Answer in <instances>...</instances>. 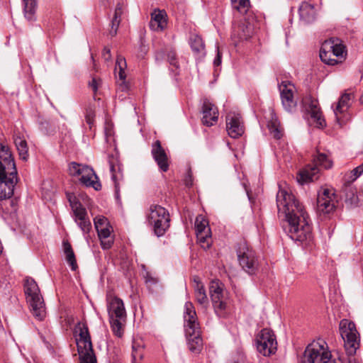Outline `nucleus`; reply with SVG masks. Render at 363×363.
<instances>
[{
    "label": "nucleus",
    "instance_id": "obj_1",
    "mask_svg": "<svg viewBox=\"0 0 363 363\" xmlns=\"http://www.w3.org/2000/svg\"><path fill=\"white\" fill-rule=\"evenodd\" d=\"M277 205L279 216H283L286 221L284 229L288 236L303 246L311 245L313 236L310 219L294 195L285 189H279L277 194Z\"/></svg>",
    "mask_w": 363,
    "mask_h": 363
},
{
    "label": "nucleus",
    "instance_id": "obj_2",
    "mask_svg": "<svg viewBox=\"0 0 363 363\" xmlns=\"http://www.w3.org/2000/svg\"><path fill=\"white\" fill-rule=\"evenodd\" d=\"M340 333L344 341L346 353L349 356L347 363H362L354 357L360 344L359 333L357 330L354 323L347 319H342L340 323Z\"/></svg>",
    "mask_w": 363,
    "mask_h": 363
},
{
    "label": "nucleus",
    "instance_id": "obj_3",
    "mask_svg": "<svg viewBox=\"0 0 363 363\" xmlns=\"http://www.w3.org/2000/svg\"><path fill=\"white\" fill-rule=\"evenodd\" d=\"M80 363H97L87 325L78 323L74 328Z\"/></svg>",
    "mask_w": 363,
    "mask_h": 363
},
{
    "label": "nucleus",
    "instance_id": "obj_4",
    "mask_svg": "<svg viewBox=\"0 0 363 363\" xmlns=\"http://www.w3.org/2000/svg\"><path fill=\"white\" fill-rule=\"evenodd\" d=\"M15 160H0V200L11 197L18 182Z\"/></svg>",
    "mask_w": 363,
    "mask_h": 363
},
{
    "label": "nucleus",
    "instance_id": "obj_5",
    "mask_svg": "<svg viewBox=\"0 0 363 363\" xmlns=\"http://www.w3.org/2000/svg\"><path fill=\"white\" fill-rule=\"evenodd\" d=\"M26 301L33 316L42 320L46 315L45 306L40 289L32 278H27L24 284Z\"/></svg>",
    "mask_w": 363,
    "mask_h": 363
},
{
    "label": "nucleus",
    "instance_id": "obj_6",
    "mask_svg": "<svg viewBox=\"0 0 363 363\" xmlns=\"http://www.w3.org/2000/svg\"><path fill=\"white\" fill-rule=\"evenodd\" d=\"M108 312L113 333L118 337L123 334V325L125 321L126 312L123 301L116 296L108 298Z\"/></svg>",
    "mask_w": 363,
    "mask_h": 363
},
{
    "label": "nucleus",
    "instance_id": "obj_7",
    "mask_svg": "<svg viewBox=\"0 0 363 363\" xmlns=\"http://www.w3.org/2000/svg\"><path fill=\"white\" fill-rule=\"evenodd\" d=\"M302 363H338L333 358L327 343L323 340L308 345L303 354Z\"/></svg>",
    "mask_w": 363,
    "mask_h": 363
},
{
    "label": "nucleus",
    "instance_id": "obj_8",
    "mask_svg": "<svg viewBox=\"0 0 363 363\" xmlns=\"http://www.w3.org/2000/svg\"><path fill=\"white\" fill-rule=\"evenodd\" d=\"M70 176L77 177L82 184L86 187H92L96 191L101 189V184L93 168L90 166L75 161L68 165Z\"/></svg>",
    "mask_w": 363,
    "mask_h": 363
},
{
    "label": "nucleus",
    "instance_id": "obj_9",
    "mask_svg": "<svg viewBox=\"0 0 363 363\" xmlns=\"http://www.w3.org/2000/svg\"><path fill=\"white\" fill-rule=\"evenodd\" d=\"M238 261L242 269L247 274H256L259 269V259L253 248L245 241L238 244L236 249Z\"/></svg>",
    "mask_w": 363,
    "mask_h": 363
},
{
    "label": "nucleus",
    "instance_id": "obj_10",
    "mask_svg": "<svg viewBox=\"0 0 363 363\" xmlns=\"http://www.w3.org/2000/svg\"><path fill=\"white\" fill-rule=\"evenodd\" d=\"M147 220L157 237L162 236L170 225L168 211L160 205L150 206L147 214Z\"/></svg>",
    "mask_w": 363,
    "mask_h": 363
},
{
    "label": "nucleus",
    "instance_id": "obj_11",
    "mask_svg": "<svg viewBox=\"0 0 363 363\" xmlns=\"http://www.w3.org/2000/svg\"><path fill=\"white\" fill-rule=\"evenodd\" d=\"M67 198L72 208L75 223L83 232L84 235H88L91 229V223L86 208L73 194L67 193Z\"/></svg>",
    "mask_w": 363,
    "mask_h": 363
},
{
    "label": "nucleus",
    "instance_id": "obj_12",
    "mask_svg": "<svg viewBox=\"0 0 363 363\" xmlns=\"http://www.w3.org/2000/svg\"><path fill=\"white\" fill-rule=\"evenodd\" d=\"M255 342L257 351L265 357L274 354L277 350L276 336L269 328L261 330L256 336Z\"/></svg>",
    "mask_w": 363,
    "mask_h": 363
},
{
    "label": "nucleus",
    "instance_id": "obj_13",
    "mask_svg": "<svg viewBox=\"0 0 363 363\" xmlns=\"http://www.w3.org/2000/svg\"><path fill=\"white\" fill-rule=\"evenodd\" d=\"M337 199L332 189L322 187L318 192L317 211L320 214H329L336 208Z\"/></svg>",
    "mask_w": 363,
    "mask_h": 363
},
{
    "label": "nucleus",
    "instance_id": "obj_14",
    "mask_svg": "<svg viewBox=\"0 0 363 363\" xmlns=\"http://www.w3.org/2000/svg\"><path fill=\"white\" fill-rule=\"evenodd\" d=\"M281 104L284 110L293 113L296 110L297 101L294 99L295 86L289 81H282L279 85Z\"/></svg>",
    "mask_w": 363,
    "mask_h": 363
},
{
    "label": "nucleus",
    "instance_id": "obj_15",
    "mask_svg": "<svg viewBox=\"0 0 363 363\" xmlns=\"http://www.w3.org/2000/svg\"><path fill=\"white\" fill-rule=\"evenodd\" d=\"M353 96L350 93L343 94L339 99L335 108L333 110L337 125L342 127L350 119L347 111L352 105Z\"/></svg>",
    "mask_w": 363,
    "mask_h": 363
},
{
    "label": "nucleus",
    "instance_id": "obj_16",
    "mask_svg": "<svg viewBox=\"0 0 363 363\" xmlns=\"http://www.w3.org/2000/svg\"><path fill=\"white\" fill-rule=\"evenodd\" d=\"M302 104L304 110L310 114L311 118L315 123V126L318 128H325L326 123L322 116L318 101L311 97H306L303 100Z\"/></svg>",
    "mask_w": 363,
    "mask_h": 363
},
{
    "label": "nucleus",
    "instance_id": "obj_17",
    "mask_svg": "<svg viewBox=\"0 0 363 363\" xmlns=\"http://www.w3.org/2000/svg\"><path fill=\"white\" fill-rule=\"evenodd\" d=\"M226 129L230 137L238 138L245 132L243 121L240 113L230 112L226 116Z\"/></svg>",
    "mask_w": 363,
    "mask_h": 363
},
{
    "label": "nucleus",
    "instance_id": "obj_18",
    "mask_svg": "<svg viewBox=\"0 0 363 363\" xmlns=\"http://www.w3.org/2000/svg\"><path fill=\"white\" fill-rule=\"evenodd\" d=\"M184 320L185 334L194 333L195 331L200 330L196 311L193 303L190 301H187L185 303Z\"/></svg>",
    "mask_w": 363,
    "mask_h": 363
},
{
    "label": "nucleus",
    "instance_id": "obj_19",
    "mask_svg": "<svg viewBox=\"0 0 363 363\" xmlns=\"http://www.w3.org/2000/svg\"><path fill=\"white\" fill-rule=\"evenodd\" d=\"M354 181L347 179L346 177H343L342 180L341 194L345 200L346 203L351 205H355L359 201L357 189L353 184Z\"/></svg>",
    "mask_w": 363,
    "mask_h": 363
},
{
    "label": "nucleus",
    "instance_id": "obj_20",
    "mask_svg": "<svg viewBox=\"0 0 363 363\" xmlns=\"http://www.w3.org/2000/svg\"><path fill=\"white\" fill-rule=\"evenodd\" d=\"M202 114V123L206 126H211L218 121V109L216 106L207 99H204L203 101Z\"/></svg>",
    "mask_w": 363,
    "mask_h": 363
},
{
    "label": "nucleus",
    "instance_id": "obj_21",
    "mask_svg": "<svg viewBox=\"0 0 363 363\" xmlns=\"http://www.w3.org/2000/svg\"><path fill=\"white\" fill-rule=\"evenodd\" d=\"M320 167L317 162L307 164L298 173L296 179L298 183L303 184L306 182H313L318 178Z\"/></svg>",
    "mask_w": 363,
    "mask_h": 363
},
{
    "label": "nucleus",
    "instance_id": "obj_22",
    "mask_svg": "<svg viewBox=\"0 0 363 363\" xmlns=\"http://www.w3.org/2000/svg\"><path fill=\"white\" fill-rule=\"evenodd\" d=\"M298 13L300 20L305 23H313L316 18V11L313 4L302 2L299 6Z\"/></svg>",
    "mask_w": 363,
    "mask_h": 363
},
{
    "label": "nucleus",
    "instance_id": "obj_23",
    "mask_svg": "<svg viewBox=\"0 0 363 363\" xmlns=\"http://www.w3.org/2000/svg\"><path fill=\"white\" fill-rule=\"evenodd\" d=\"M167 15L163 11H155L151 14L150 28L154 31H162L167 26Z\"/></svg>",
    "mask_w": 363,
    "mask_h": 363
},
{
    "label": "nucleus",
    "instance_id": "obj_24",
    "mask_svg": "<svg viewBox=\"0 0 363 363\" xmlns=\"http://www.w3.org/2000/svg\"><path fill=\"white\" fill-rule=\"evenodd\" d=\"M189 350L195 354H199L203 347V340L201 337V330L186 334Z\"/></svg>",
    "mask_w": 363,
    "mask_h": 363
},
{
    "label": "nucleus",
    "instance_id": "obj_25",
    "mask_svg": "<svg viewBox=\"0 0 363 363\" xmlns=\"http://www.w3.org/2000/svg\"><path fill=\"white\" fill-rule=\"evenodd\" d=\"M189 45L196 57L201 58L206 55L204 43L199 35H191L189 38Z\"/></svg>",
    "mask_w": 363,
    "mask_h": 363
},
{
    "label": "nucleus",
    "instance_id": "obj_26",
    "mask_svg": "<svg viewBox=\"0 0 363 363\" xmlns=\"http://www.w3.org/2000/svg\"><path fill=\"white\" fill-rule=\"evenodd\" d=\"M111 227L109 225L106 228L101 229L100 228L99 230H96L103 250L110 249L113 244L114 240L113 238L111 235Z\"/></svg>",
    "mask_w": 363,
    "mask_h": 363
},
{
    "label": "nucleus",
    "instance_id": "obj_27",
    "mask_svg": "<svg viewBox=\"0 0 363 363\" xmlns=\"http://www.w3.org/2000/svg\"><path fill=\"white\" fill-rule=\"evenodd\" d=\"M194 293L195 298L198 303L201 305L203 307H206L208 304V299L206 293V290L204 289L203 284L198 279V278H194Z\"/></svg>",
    "mask_w": 363,
    "mask_h": 363
},
{
    "label": "nucleus",
    "instance_id": "obj_28",
    "mask_svg": "<svg viewBox=\"0 0 363 363\" xmlns=\"http://www.w3.org/2000/svg\"><path fill=\"white\" fill-rule=\"evenodd\" d=\"M331 43L330 42H324L320 49V58L322 62L328 65H335L337 64V60L333 58V55L331 52H330V50L333 46L330 45Z\"/></svg>",
    "mask_w": 363,
    "mask_h": 363
},
{
    "label": "nucleus",
    "instance_id": "obj_29",
    "mask_svg": "<svg viewBox=\"0 0 363 363\" xmlns=\"http://www.w3.org/2000/svg\"><path fill=\"white\" fill-rule=\"evenodd\" d=\"M324 42H330L331 43V49L330 50V52H331L333 57H338L340 60L345 58L346 51L345 49V46L340 42L338 39L330 38L329 40H325Z\"/></svg>",
    "mask_w": 363,
    "mask_h": 363
},
{
    "label": "nucleus",
    "instance_id": "obj_30",
    "mask_svg": "<svg viewBox=\"0 0 363 363\" xmlns=\"http://www.w3.org/2000/svg\"><path fill=\"white\" fill-rule=\"evenodd\" d=\"M63 249L67 262L70 266L71 269L75 271L78 267L77 260L72 247L67 241L63 242Z\"/></svg>",
    "mask_w": 363,
    "mask_h": 363
},
{
    "label": "nucleus",
    "instance_id": "obj_31",
    "mask_svg": "<svg viewBox=\"0 0 363 363\" xmlns=\"http://www.w3.org/2000/svg\"><path fill=\"white\" fill-rule=\"evenodd\" d=\"M24 3V16L29 21L35 20V13L37 6L36 0H23Z\"/></svg>",
    "mask_w": 363,
    "mask_h": 363
},
{
    "label": "nucleus",
    "instance_id": "obj_32",
    "mask_svg": "<svg viewBox=\"0 0 363 363\" xmlns=\"http://www.w3.org/2000/svg\"><path fill=\"white\" fill-rule=\"evenodd\" d=\"M122 14V8L120 4H118L114 12L113 17L111 22V29L109 34L111 36H114L117 33L118 28L119 26Z\"/></svg>",
    "mask_w": 363,
    "mask_h": 363
},
{
    "label": "nucleus",
    "instance_id": "obj_33",
    "mask_svg": "<svg viewBox=\"0 0 363 363\" xmlns=\"http://www.w3.org/2000/svg\"><path fill=\"white\" fill-rule=\"evenodd\" d=\"M14 143L18 152L20 159H27L28 157V145L26 140L21 136L14 137Z\"/></svg>",
    "mask_w": 363,
    "mask_h": 363
},
{
    "label": "nucleus",
    "instance_id": "obj_34",
    "mask_svg": "<svg viewBox=\"0 0 363 363\" xmlns=\"http://www.w3.org/2000/svg\"><path fill=\"white\" fill-rule=\"evenodd\" d=\"M211 298L215 312L218 315H221L226 307V303L223 301V294L221 295H212Z\"/></svg>",
    "mask_w": 363,
    "mask_h": 363
},
{
    "label": "nucleus",
    "instance_id": "obj_35",
    "mask_svg": "<svg viewBox=\"0 0 363 363\" xmlns=\"http://www.w3.org/2000/svg\"><path fill=\"white\" fill-rule=\"evenodd\" d=\"M116 164L113 162V160H109L110 171L111 173V178L115 183V194L117 199H119V189L117 179H118V173L116 172V167H118V174H121V167L118 160H116Z\"/></svg>",
    "mask_w": 363,
    "mask_h": 363
},
{
    "label": "nucleus",
    "instance_id": "obj_36",
    "mask_svg": "<svg viewBox=\"0 0 363 363\" xmlns=\"http://www.w3.org/2000/svg\"><path fill=\"white\" fill-rule=\"evenodd\" d=\"M132 350L133 363H140L144 355L143 346L140 342L133 341Z\"/></svg>",
    "mask_w": 363,
    "mask_h": 363
},
{
    "label": "nucleus",
    "instance_id": "obj_37",
    "mask_svg": "<svg viewBox=\"0 0 363 363\" xmlns=\"http://www.w3.org/2000/svg\"><path fill=\"white\" fill-rule=\"evenodd\" d=\"M127 67L125 59L118 55L116 59V72H118V76L121 80H124L125 79V69Z\"/></svg>",
    "mask_w": 363,
    "mask_h": 363
},
{
    "label": "nucleus",
    "instance_id": "obj_38",
    "mask_svg": "<svg viewBox=\"0 0 363 363\" xmlns=\"http://www.w3.org/2000/svg\"><path fill=\"white\" fill-rule=\"evenodd\" d=\"M196 233H211L208 222L202 216H197L195 220Z\"/></svg>",
    "mask_w": 363,
    "mask_h": 363
},
{
    "label": "nucleus",
    "instance_id": "obj_39",
    "mask_svg": "<svg viewBox=\"0 0 363 363\" xmlns=\"http://www.w3.org/2000/svg\"><path fill=\"white\" fill-rule=\"evenodd\" d=\"M152 154L153 159H168V155L159 140L152 145Z\"/></svg>",
    "mask_w": 363,
    "mask_h": 363
},
{
    "label": "nucleus",
    "instance_id": "obj_40",
    "mask_svg": "<svg viewBox=\"0 0 363 363\" xmlns=\"http://www.w3.org/2000/svg\"><path fill=\"white\" fill-rule=\"evenodd\" d=\"M267 126L270 133L274 138L280 139L281 138L282 131L280 128L279 123L277 119H274V118H272V119L268 122Z\"/></svg>",
    "mask_w": 363,
    "mask_h": 363
},
{
    "label": "nucleus",
    "instance_id": "obj_41",
    "mask_svg": "<svg viewBox=\"0 0 363 363\" xmlns=\"http://www.w3.org/2000/svg\"><path fill=\"white\" fill-rule=\"evenodd\" d=\"M232 6L234 9H236L240 13H245L247 12L249 6V0H230Z\"/></svg>",
    "mask_w": 363,
    "mask_h": 363
},
{
    "label": "nucleus",
    "instance_id": "obj_42",
    "mask_svg": "<svg viewBox=\"0 0 363 363\" xmlns=\"http://www.w3.org/2000/svg\"><path fill=\"white\" fill-rule=\"evenodd\" d=\"M196 238L198 242L204 249H208L211 246V233H197Z\"/></svg>",
    "mask_w": 363,
    "mask_h": 363
},
{
    "label": "nucleus",
    "instance_id": "obj_43",
    "mask_svg": "<svg viewBox=\"0 0 363 363\" xmlns=\"http://www.w3.org/2000/svg\"><path fill=\"white\" fill-rule=\"evenodd\" d=\"M363 174V163L354 168L352 171L347 172L344 176L350 181H355Z\"/></svg>",
    "mask_w": 363,
    "mask_h": 363
},
{
    "label": "nucleus",
    "instance_id": "obj_44",
    "mask_svg": "<svg viewBox=\"0 0 363 363\" xmlns=\"http://www.w3.org/2000/svg\"><path fill=\"white\" fill-rule=\"evenodd\" d=\"M238 32L242 30V33H238V37L240 39H247L252 35L251 26H248L245 23H241L238 26Z\"/></svg>",
    "mask_w": 363,
    "mask_h": 363
},
{
    "label": "nucleus",
    "instance_id": "obj_45",
    "mask_svg": "<svg viewBox=\"0 0 363 363\" xmlns=\"http://www.w3.org/2000/svg\"><path fill=\"white\" fill-rule=\"evenodd\" d=\"M209 293H210V296L221 295L222 294H223L222 284L218 281H211V284L209 286Z\"/></svg>",
    "mask_w": 363,
    "mask_h": 363
},
{
    "label": "nucleus",
    "instance_id": "obj_46",
    "mask_svg": "<svg viewBox=\"0 0 363 363\" xmlns=\"http://www.w3.org/2000/svg\"><path fill=\"white\" fill-rule=\"evenodd\" d=\"M94 227L96 230L109 225L108 220L104 216H97L94 219Z\"/></svg>",
    "mask_w": 363,
    "mask_h": 363
},
{
    "label": "nucleus",
    "instance_id": "obj_47",
    "mask_svg": "<svg viewBox=\"0 0 363 363\" xmlns=\"http://www.w3.org/2000/svg\"><path fill=\"white\" fill-rule=\"evenodd\" d=\"M0 159H13L9 147L0 143Z\"/></svg>",
    "mask_w": 363,
    "mask_h": 363
},
{
    "label": "nucleus",
    "instance_id": "obj_48",
    "mask_svg": "<svg viewBox=\"0 0 363 363\" xmlns=\"http://www.w3.org/2000/svg\"><path fill=\"white\" fill-rule=\"evenodd\" d=\"M167 61L170 65L173 66L176 69L179 68V62L177 57V55L174 50H171L167 53Z\"/></svg>",
    "mask_w": 363,
    "mask_h": 363
},
{
    "label": "nucleus",
    "instance_id": "obj_49",
    "mask_svg": "<svg viewBox=\"0 0 363 363\" xmlns=\"http://www.w3.org/2000/svg\"><path fill=\"white\" fill-rule=\"evenodd\" d=\"M94 117H95V114L92 109L90 108V109L86 110L85 118H86V122L89 125L90 128H91V126L94 124Z\"/></svg>",
    "mask_w": 363,
    "mask_h": 363
},
{
    "label": "nucleus",
    "instance_id": "obj_50",
    "mask_svg": "<svg viewBox=\"0 0 363 363\" xmlns=\"http://www.w3.org/2000/svg\"><path fill=\"white\" fill-rule=\"evenodd\" d=\"M104 133L106 140H108V138L112 136L113 135V124L111 122L108 121L105 123L104 127Z\"/></svg>",
    "mask_w": 363,
    "mask_h": 363
},
{
    "label": "nucleus",
    "instance_id": "obj_51",
    "mask_svg": "<svg viewBox=\"0 0 363 363\" xmlns=\"http://www.w3.org/2000/svg\"><path fill=\"white\" fill-rule=\"evenodd\" d=\"M100 83H101V79H96L95 77H93L91 81L89 83V86H90V88L92 89V91L95 94L96 93V91L98 90Z\"/></svg>",
    "mask_w": 363,
    "mask_h": 363
},
{
    "label": "nucleus",
    "instance_id": "obj_52",
    "mask_svg": "<svg viewBox=\"0 0 363 363\" xmlns=\"http://www.w3.org/2000/svg\"><path fill=\"white\" fill-rule=\"evenodd\" d=\"M156 161L157 162L158 167L162 172L167 171V169L169 168V165L168 160H156Z\"/></svg>",
    "mask_w": 363,
    "mask_h": 363
},
{
    "label": "nucleus",
    "instance_id": "obj_53",
    "mask_svg": "<svg viewBox=\"0 0 363 363\" xmlns=\"http://www.w3.org/2000/svg\"><path fill=\"white\" fill-rule=\"evenodd\" d=\"M216 51H217V54H216V56L213 60V65L215 67H218L219 65H220L221 64V57H222V55L219 50V48L218 47H216Z\"/></svg>",
    "mask_w": 363,
    "mask_h": 363
},
{
    "label": "nucleus",
    "instance_id": "obj_54",
    "mask_svg": "<svg viewBox=\"0 0 363 363\" xmlns=\"http://www.w3.org/2000/svg\"><path fill=\"white\" fill-rule=\"evenodd\" d=\"M184 182H185V185L186 186H188V187L192 186L193 179H192L191 172L190 170L188 172V173L185 177Z\"/></svg>",
    "mask_w": 363,
    "mask_h": 363
},
{
    "label": "nucleus",
    "instance_id": "obj_55",
    "mask_svg": "<svg viewBox=\"0 0 363 363\" xmlns=\"http://www.w3.org/2000/svg\"><path fill=\"white\" fill-rule=\"evenodd\" d=\"M146 283H150L151 284H155L158 282V279L155 277H153L150 275V273H147L145 277Z\"/></svg>",
    "mask_w": 363,
    "mask_h": 363
},
{
    "label": "nucleus",
    "instance_id": "obj_56",
    "mask_svg": "<svg viewBox=\"0 0 363 363\" xmlns=\"http://www.w3.org/2000/svg\"><path fill=\"white\" fill-rule=\"evenodd\" d=\"M104 60L106 62L109 61L111 58V50L108 48H104L102 53Z\"/></svg>",
    "mask_w": 363,
    "mask_h": 363
},
{
    "label": "nucleus",
    "instance_id": "obj_57",
    "mask_svg": "<svg viewBox=\"0 0 363 363\" xmlns=\"http://www.w3.org/2000/svg\"><path fill=\"white\" fill-rule=\"evenodd\" d=\"M113 150H114V152L109 153L108 159H118L119 154L115 145L113 146Z\"/></svg>",
    "mask_w": 363,
    "mask_h": 363
},
{
    "label": "nucleus",
    "instance_id": "obj_58",
    "mask_svg": "<svg viewBox=\"0 0 363 363\" xmlns=\"http://www.w3.org/2000/svg\"><path fill=\"white\" fill-rule=\"evenodd\" d=\"M276 157L277 158H281V157L287 158L289 156L288 155V151L281 150V151L276 152Z\"/></svg>",
    "mask_w": 363,
    "mask_h": 363
},
{
    "label": "nucleus",
    "instance_id": "obj_59",
    "mask_svg": "<svg viewBox=\"0 0 363 363\" xmlns=\"http://www.w3.org/2000/svg\"><path fill=\"white\" fill-rule=\"evenodd\" d=\"M320 156L323 157V159H326L328 157V155L325 154H321Z\"/></svg>",
    "mask_w": 363,
    "mask_h": 363
},
{
    "label": "nucleus",
    "instance_id": "obj_60",
    "mask_svg": "<svg viewBox=\"0 0 363 363\" xmlns=\"http://www.w3.org/2000/svg\"><path fill=\"white\" fill-rule=\"evenodd\" d=\"M160 57V53H157V55H156V60H159Z\"/></svg>",
    "mask_w": 363,
    "mask_h": 363
},
{
    "label": "nucleus",
    "instance_id": "obj_61",
    "mask_svg": "<svg viewBox=\"0 0 363 363\" xmlns=\"http://www.w3.org/2000/svg\"><path fill=\"white\" fill-rule=\"evenodd\" d=\"M360 101H361V103L363 104V92H362V96L360 98Z\"/></svg>",
    "mask_w": 363,
    "mask_h": 363
},
{
    "label": "nucleus",
    "instance_id": "obj_62",
    "mask_svg": "<svg viewBox=\"0 0 363 363\" xmlns=\"http://www.w3.org/2000/svg\"><path fill=\"white\" fill-rule=\"evenodd\" d=\"M113 145H111V147H110V148H111V149H109V151H111V149H113Z\"/></svg>",
    "mask_w": 363,
    "mask_h": 363
},
{
    "label": "nucleus",
    "instance_id": "obj_63",
    "mask_svg": "<svg viewBox=\"0 0 363 363\" xmlns=\"http://www.w3.org/2000/svg\"><path fill=\"white\" fill-rule=\"evenodd\" d=\"M313 162H315V161H317V162H321L322 160H313Z\"/></svg>",
    "mask_w": 363,
    "mask_h": 363
},
{
    "label": "nucleus",
    "instance_id": "obj_64",
    "mask_svg": "<svg viewBox=\"0 0 363 363\" xmlns=\"http://www.w3.org/2000/svg\"><path fill=\"white\" fill-rule=\"evenodd\" d=\"M328 162H330V163H331V162H332V160H328Z\"/></svg>",
    "mask_w": 363,
    "mask_h": 363
}]
</instances>
